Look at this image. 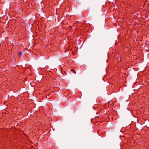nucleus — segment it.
Wrapping results in <instances>:
<instances>
[{"label":"nucleus","mask_w":149,"mask_h":149,"mask_svg":"<svg viewBox=\"0 0 149 149\" xmlns=\"http://www.w3.org/2000/svg\"><path fill=\"white\" fill-rule=\"evenodd\" d=\"M23 54V52H20L19 54H18V56L19 57L21 56Z\"/></svg>","instance_id":"f257e3e1"},{"label":"nucleus","mask_w":149,"mask_h":149,"mask_svg":"<svg viewBox=\"0 0 149 149\" xmlns=\"http://www.w3.org/2000/svg\"><path fill=\"white\" fill-rule=\"evenodd\" d=\"M118 146H119V143H118Z\"/></svg>","instance_id":"f03ea898"},{"label":"nucleus","mask_w":149,"mask_h":149,"mask_svg":"<svg viewBox=\"0 0 149 149\" xmlns=\"http://www.w3.org/2000/svg\"><path fill=\"white\" fill-rule=\"evenodd\" d=\"M112 102H113L112 101ZM113 102H112V103H113ZM112 105H113V103H112Z\"/></svg>","instance_id":"7ed1b4c3"}]
</instances>
